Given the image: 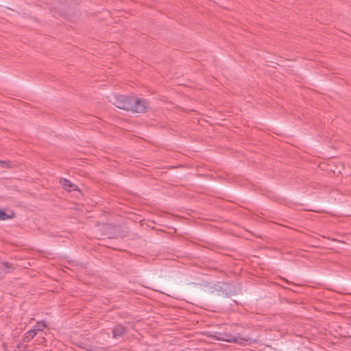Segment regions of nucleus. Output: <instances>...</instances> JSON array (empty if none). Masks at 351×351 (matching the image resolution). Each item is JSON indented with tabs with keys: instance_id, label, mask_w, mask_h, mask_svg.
<instances>
[{
	"instance_id": "obj_4",
	"label": "nucleus",
	"mask_w": 351,
	"mask_h": 351,
	"mask_svg": "<svg viewBox=\"0 0 351 351\" xmlns=\"http://www.w3.org/2000/svg\"><path fill=\"white\" fill-rule=\"evenodd\" d=\"M125 332V328L121 324L117 325L112 330L113 338H117Z\"/></svg>"
},
{
	"instance_id": "obj_1",
	"label": "nucleus",
	"mask_w": 351,
	"mask_h": 351,
	"mask_svg": "<svg viewBox=\"0 0 351 351\" xmlns=\"http://www.w3.org/2000/svg\"><path fill=\"white\" fill-rule=\"evenodd\" d=\"M112 103L116 107L120 109L136 113L144 112L147 108V103L145 100L125 95H119L116 97Z\"/></svg>"
},
{
	"instance_id": "obj_9",
	"label": "nucleus",
	"mask_w": 351,
	"mask_h": 351,
	"mask_svg": "<svg viewBox=\"0 0 351 351\" xmlns=\"http://www.w3.org/2000/svg\"><path fill=\"white\" fill-rule=\"evenodd\" d=\"M11 267V265L8 263H5L2 264V269H8Z\"/></svg>"
},
{
	"instance_id": "obj_6",
	"label": "nucleus",
	"mask_w": 351,
	"mask_h": 351,
	"mask_svg": "<svg viewBox=\"0 0 351 351\" xmlns=\"http://www.w3.org/2000/svg\"><path fill=\"white\" fill-rule=\"evenodd\" d=\"M47 328V325L43 322H38L34 326V329L36 330V332L38 331H43L44 328Z\"/></svg>"
},
{
	"instance_id": "obj_5",
	"label": "nucleus",
	"mask_w": 351,
	"mask_h": 351,
	"mask_svg": "<svg viewBox=\"0 0 351 351\" xmlns=\"http://www.w3.org/2000/svg\"><path fill=\"white\" fill-rule=\"evenodd\" d=\"M37 335V332L36 330L33 328L27 332L24 337V341H29L32 339H33L36 335Z\"/></svg>"
},
{
	"instance_id": "obj_7",
	"label": "nucleus",
	"mask_w": 351,
	"mask_h": 351,
	"mask_svg": "<svg viewBox=\"0 0 351 351\" xmlns=\"http://www.w3.org/2000/svg\"><path fill=\"white\" fill-rule=\"evenodd\" d=\"M0 167L12 168L13 167V165L10 161L0 160Z\"/></svg>"
},
{
	"instance_id": "obj_2",
	"label": "nucleus",
	"mask_w": 351,
	"mask_h": 351,
	"mask_svg": "<svg viewBox=\"0 0 351 351\" xmlns=\"http://www.w3.org/2000/svg\"><path fill=\"white\" fill-rule=\"evenodd\" d=\"M218 340H221L230 343H234L237 344H243L244 342H247L250 340L247 337H242L241 336H232L230 335H223L221 337H217Z\"/></svg>"
},
{
	"instance_id": "obj_8",
	"label": "nucleus",
	"mask_w": 351,
	"mask_h": 351,
	"mask_svg": "<svg viewBox=\"0 0 351 351\" xmlns=\"http://www.w3.org/2000/svg\"><path fill=\"white\" fill-rule=\"evenodd\" d=\"M6 219H8L7 214L4 211L0 210V220H5Z\"/></svg>"
},
{
	"instance_id": "obj_3",
	"label": "nucleus",
	"mask_w": 351,
	"mask_h": 351,
	"mask_svg": "<svg viewBox=\"0 0 351 351\" xmlns=\"http://www.w3.org/2000/svg\"><path fill=\"white\" fill-rule=\"evenodd\" d=\"M60 182L62 187L69 191L77 190V186L66 179H60Z\"/></svg>"
}]
</instances>
